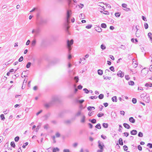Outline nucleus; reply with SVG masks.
Returning <instances> with one entry per match:
<instances>
[{
	"label": "nucleus",
	"instance_id": "1",
	"mask_svg": "<svg viewBox=\"0 0 152 152\" xmlns=\"http://www.w3.org/2000/svg\"><path fill=\"white\" fill-rule=\"evenodd\" d=\"M40 31V29L38 26H37L36 27L33 29L32 31V34H34V36L36 37L39 33Z\"/></svg>",
	"mask_w": 152,
	"mask_h": 152
},
{
	"label": "nucleus",
	"instance_id": "2",
	"mask_svg": "<svg viewBox=\"0 0 152 152\" xmlns=\"http://www.w3.org/2000/svg\"><path fill=\"white\" fill-rule=\"evenodd\" d=\"M73 42L74 41L72 39H71L70 41L69 40H67V48H68L69 53H70V51L72 49L71 46L73 44Z\"/></svg>",
	"mask_w": 152,
	"mask_h": 152
},
{
	"label": "nucleus",
	"instance_id": "3",
	"mask_svg": "<svg viewBox=\"0 0 152 152\" xmlns=\"http://www.w3.org/2000/svg\"><path fill=\"white\" fill-rule=\"evenodd\" d=\"M71 14V11L68 10L67 11L66 18V21L67 23H69V18Z\"/></svg>",
	"mask_w": 152,
	"mask_h": 152
},
{
	"label": "nucleus",
	"instance_id": "4",
	"mask_svg": "<svg viewBox=\"0 0 152 152\" xmlns=\"http://www.w3.org/2000/svg\"><path fill=\"white\" fill-rule=\"evenodd\" d=\"M148 71L147 69L144 68L141 71V75L142 76L144 77L148 74Z\"/></svg>",
	"mask_w": 152,
	"mask_h": 152
},
{
	"label": "nucleus",
	"instance_id": "5",
	"mask_svg": "<svg viewBox=\"0 0 152 152\" xmlns=\"http://www.w3.org/2000/svg\"><path fill=\"white\" fill-rule=\"evenodd\" d=\"M99 148L100 150H104L103 147L104 146L103 143L102 142H100V141L98 142Z\"/></svg>",
	"mask_w": 152,
	"mask_h": 152
},
{
	"label": "nucleus",
	"instance_id": "6",
	"mask_svg": "<svg viewBox=\"0 0 152 152\" xmlns=\"http://www.w3.org/2000/svg\"><path fill=\"white\" fill-rule=\"evenodd\" d=\"M127 5L126 4H122V6L124 8V10L128 12L130 11V9L129 8L127 7Z\"/></svg>",
	"mask_w": 152,
	"mask_h": 152
},
{
	"label": "nucleus",
	"instance_id": "7",
	"mask_svg": "<svg viewBox=\"0 0 152 152\" xmlns=\"http://www.w3.org/2000/svg\"><path fill=\"white\" fill-rule=\"evenodd\" d=\"M124 72L121 70H119L117 73V75L121 78H122L124 76Z\"/></svg>",
	"mask_w": 152,
	"mask_h": 152
},
{
	"label": "nucleus",
	"instance_id": "8",
	"mask_svg": "<svg viewBox=\"0 0 152 152\" xmlns=\"http://www.w3.org/2000/svg\"><path fill=\"white\" fill-rule=\"evenodd\" d=\"M45 23V21L42 20L41 19L39 21H37L36 24L38 26L41 25Z\"/></svg>",
	"mask_w": 152,
	"mask_h": 152
},
{
	"label": "nucleus",
	"instance_id": "9",
	"mask_svg": "<svg viewBox=\"0 0 152 152\" xmlns=\"http://www.w3.org/2000/svg\"><path fill=\"white\" fill-rule=\"evenodd\" d=\"M144 99L145 102L147 103H149L150 101V97L148 95H145L144 97Z\"/></svg>",
	"mask_w": 152,
	"mask_h": 152
},
{
	"label": "nucleus",
	"instance_id": "10",
	"mask_svg": "<svg viewBox=\"0 0 152 152\" xmlns=\"http://www.w3.org/2000/svg\"><path fill=\"white\" fill-rule=\"evenodd\" d=\"M58 98L56 96H55L53 97L51 101V102L52 103H53V102H56V101H58Z\"/></svg>",
	"mask_w": 152,
	"mask_h": 152
},
{
	"label": "nucleus",
	"instance_id": "11",
	"mask_svg": "<svg viewBox=\"0 0 152 152\" xmlns=\"http://www.w3.org/2000/svg\"><path fill=\"white\" fill-rule=\"evenodd\" d=\"M52 104L51 102H50L48 103L45 104H44V106L46 108H48L51 106Z\"/></svg>",
	"mask_w": 152,
	"mask_h": 152
},
{
	"label": "nucleus",
	"instance_id": "12",
	"mask_svg": "<svg viewBox=\"0 0 152 152\" xmlns=\"http://www.w3.org/2000/svg\"><path fill=\"white\" fill-rule=\"evenodd\" d=\"M95 30L99 32H100L102 31V28L100 26H96L95 27Z\"/></svg>",
	"mask_w": 152,
	"mask_h": 152
},
{
	"label": "nucleus",
	"instance_id": "13",
	"mask_svg": "<svg viewBox=\"0 0 152 152\" xmlns=\"http://www.w3.org/2000/svg\"><path fill=\"white\" fill-rule=\"evenodd\" d=\"M148 36L149 38H150V41L152 42V35L151 32H149L148 33Z\"/></svg>",
	"mask_w": 152,
	"mask_h": 152
},
{
	"label": "nucleus",
	"instance_id": "14",
	"mask_svg": "<svg viewBox=\"0 0 152 152\" xmlns=\"http://www.w3.org/2000/svg\"><path fill=\"white\" fill-rule=\"evenodd\" d=\"M130 133L132 135H135L137 134V131L136 130H133L131 131Z\"/></svg>",
	"mask_w": 152,
	"mask_h": 152
},
{
	"label": "nucleus",
	"instance_id": "15",
	"mask_svg": "<svg viewBox=\"0 0 152 152\" xmlns=\"http://www.w3.org/2000/svg\"><path fill=\"white\" fill-rule=\"evenodd\" d=\"M129 121L132 123H134L135 121V120L133 117H131L129 118Z\"/></svg>",
	"mask_w": 152,
	"mask_h": 152
},
{
	"label": "nucleus",
	"instance_id": "16",
	"mask_svg": "<svg viewBox=\"0 0 152 152\" xmlns=\"http://www.w3.org/2000/svg\"><path fill=\"white\" fill-rule=\"evenodd\" d=\"M123 126L126 128L127 129H129L130 128V126L128 124L126 123H124Z\"/></svg>",
	"mask_w": 152,
	"mask_h": 152
},
{
	"label": "nucleus",
	"instance_id": "17",
	"mask_svg": "<svg viewBox=\"0 0 152 152\" xmlns=\"http://www.w3.org/2000/svg\"><path fill=\"white\" fill-rule=\"evenodd\" d=\"M68 2V4L69 7H73L72 5V0H67Z\"/></svg>",
	"mask_w": 152,
	"mask_h": 152
},
{
	"label": "nucleus",
	"instance_id": "18",
	"mask_svg": "<svg viewBox=\"0 0 152 152\" xmlns=\"http://www.w3.org/2000/svg\"><path fill=\"white\" fill-rule=\"evenodd\" d=\"M36 41L35 39H33L31 43V45L32 46H34L36 44Z\"/></svg>",
	"mask_w": 152,
	"mask_h": 152
},
{
	"label": "nucleus",
	"instance_id": "19",
	"mask_svg": "<svg viewBox=\"0 0 152 152\" xmlns=\"http://www.w3.org/2000/svg\"><path fill=\"white\" fill-rule=\"evenodd\" d=\"M112 101L113 102H117V97L116 96H113L112 98Z\"/></svg>",
	"mask_w": 152,
	"mask_h": 152
},
{
	"label": "nucleus",
	"instance_id": "20",
	"mask_svg": "<svg viewBox=\"0 0 152 152\" xmlns=\"http://www.w3.org/2000/svg\"><path fill=\"white\" fill-rule=\"evenodd\" d=\"M118 142L119 144L121 145H123V142L122 139L121 138H120L118 140Z\"/></svg>",
	"mask_w": 152,
	"mask_h": 152
},
{
	"label": "nucleus",
	"instance_id": "21",
	"mask_svg": "<svg viewBox=\"0 0 152 152\" xmlns=\"http://www.w3.org/2000/svg\"><path fill=\"white\" fill-rule=\"evenodd\" d=\"M85 115H83L82 119L81 120V122L82 123H84L85 121Z\"/></svg>",
	"mask_w": 152,
	"mask_h": 152
},
{
	"label": "nucleus",
	"instance_id": "22",
	"mask_svg": "<svg viewBox=\"0 0 152 152\" xmlns=\"http://www.w3.org/2000/svg\"><path fill=\"white\" fill-rule=\"evenodd\" d=\"M76 101L77 103H79L80 104H82L84 102V100L83 99L81 100H78L77 99L76 100Z\"/></svg>",
	"mask_w": 152,
	"mask_h": 152
},
{
	"label": "nucleus",
	"instance_id": "23",
	"mask_svg": "<svg viewBox=\"0 0 152 152\" xmlns=\"http://www.w3.org/2000/svg\"><path fill=\"white\" fill-rule=\"evenodd\" d=\"M98 73L99 75H102L103 74V71L102 70L99 69L98 70Z\"/></svg>",
	"mask_w": 152,
	"mask_h": 152
},
{
	"label": "nucleus",
	"instance_id": "24",
	"mask_svg": "<svg viewBox=\"0 0 152 152\" xmlns=\"http://www.w3.org/2000/svg\"><path fill=\"white\" fill-rule=\"evenodd\" d=\"M81 110L78 111L77 112L75 116H78L81 114Z\"/></svg>",
	"mask_w": 152,
	"mask_h": 152
},
{
	"label": "nucleus",
	"instance_id": "25",
	"mask_svg": "<svg viewBox=\"0 0 152 152\" xmlns=\"http://www.w3.org/2000/svg\"><path fill=\"white\" fill-rule=\"evenodd\" d=\"M95 127L98 129H100L101 128V126L100 124H98Z\"/></svg>",
	"mask_w": 152,
	"mask_h": 152
},
{
	"label": "nucleus",
	"instance_id": "26",
	"mask_svg": "<svg viewBox=\"0 0 152 152\" xmlns=\"http://www.w3.org/2000/svg\"><path fill=\"white\" fill-rule=\"evenodd\" d=\"M59 151V149L58 148L56 147L53 148V152H56V151Z\"/></svg>",
	"mask_w": 152,
	"mask_h": 152
},
{
	"label": "nucleus",
	"instance_id": "27",
	"mask_svg": "<svg viewBox=\"0 0 152 152\" xmlns=\"http://www.w3.org/2000/svg\"><path fill=\"white\" fill-rule=\"evenodd\" d=\"M74 80L75 81L76 83H77L79 80L78 76H75L74 77Z\"/></svg>",
	"mask_w": 152,
	"mask_h": 152
},
{
	"label": "nucleus",
	"instance_id": "28",
	"mask_svg": "<svg viewBox=\"0 0 152 152\" xmlns=\"http://www.w3.org/2000/svg\"><path fill=\"white\" fill-rule=\"evenodd\" d=\"M108 124L107 123H103L102 124V126L105 128H107L108 127Z\"/></svg>",
	"mask_w": 152,
	"mask_h": 152
},
{
	"label": "nucleus",
	"instance_id": "29",
	"mask_svg": "<svg viewBox=\"0 0 152 152\" xmlns=\"http://www.w3.org/2000/svg\"><path fill=\"white\" fill-rule=\"evenodd\" d=\"M104 97V95L103 94H101L98 96V98L99 99H102Z\"/></svg>",
	"mask_w": 152,
	"mask_h": 152
},
{
	"label": "nucleus",
	"instance_id": "30",
	"mask_svg": "<svg viewBox=\"0 0 152 152\" xmlns=\"http://www.w3.org/2000/svg\"><path fill=\"white\" fill-rule=\"evenodd\" d=\"M115 15L116 17H120L121 15V13L119 12H116L115 13Z\"/></svg>",
	"mask_w": 152,
	"mask_h": 152
},
{
	"label": "nucleus",
	"instance_id": "31",
	"mask_svg": "<svg viewBox=\"0 0 152 152\" xmlns=\"http://www.w3.org/2000/svg\"><path fill=\"white\" fill-rule=\"evenodd\" d=\"M101 26L102 28H105L107 27V25L106 24L102 23L101 24Z\"/></svg>",
	"mask_w": 152,
	"mask_h": 152
},
{
	"label": "nucleus",
	"instance_id": "32",
	"mask_svg": "<svg viewBox=\"0 0 152 152\" xmlns=\"http://www.w3.org/2000/svg\"><path fill=\"white\" fill-rule=\"evenodd\" d=\"M31 65V63L30 62H28V63L26 65V67L27 68H28L30 67Z\"/></svg>",
	"mask_w": 152,
	"mask_h": 152
},
{
	"label": "nucleus",
	"instance_id": "33",
	"mask_svg": "<svg viewBox=\"0 0 152 152\" xmlns=\"http://www.w3.org/2000/svg\"><path fill=\"white\" fill-rule=\"evenodd\" d=\"M10 145L13 148H15V142L13 141H12L10 143Z\"/></svg>",
	"mask_w": 152,
	"mask_h": 152
},
{
	"label": "nucleus",
	"instance_id": "34",
	"mask_svg": "<svg viewBox=\"0 0 152 152\" xmlns=\"http://www.w3.org/2000/svg\"><path fill=\"white\" fill-rule=\"evenodd\" d=\"M103 77L104 79H108L109 80H110L111 79V77H108L107 76H105L104 75L103 76Z\"/></svg>",
	"mask_w": 152,
	"mask_h": 152
},
{
	"label": "nucleus",
	"instance_id": "35",
	"mask_svg": "<svg viewBox=\"0 0 152 152\" xmlns=\"http://www.w3.org/2000/svg\"><path fill=\"white\" fill-rule=\"evenodd\" d=\"M138 136L139 137H142L143 136V134L141 132H139L138 134Z\"/></svg>",
	"mask_w": 152,
	"mask_h": 152
},
{
	"label": "nucleus",
	"instance_id": "36",
	"mask_svg": "<svg viewBox=\"0 0 152 152\" xmlns=\"http://www.w3.org/2000/svg\"><path fill=\"white\" fill-rule=\"evenodd\" d=\"M145 86H147V87H151L152 86V84L151 83H146L145 84Z\"/></svg>",
	"mask_w": 152,
	"mask_h": 152
},
{
	"label": "nucleus",
	"instance_id": "37",
	"mask_svg": "<svg viewBox=\"0 0 152 152\" xmlns=\"http://www.w3.org/2000/svg\"><path fill=\"white\" fill-rule=\"evenodd\" d=\"M89 121H90L92 124H95L96 123V120L95 119H93L91 121L90 120Z\"/></svg>",
	"mask_w": 152,
	"mask_h": 152
},
{
	"label": "nucleus",
	"instance_id": "38",
	"mask_svg": "<svg viewBox=\"0 0 152 152\" xmlns=\"http://www.w3.org/2000/svg\"><path fill=\"white\" fill-rule=\"evenodd\" d=\"M129 85L133 86L134 85V82L132 81H130L129 82Z\"/></svg>",
	"mask_w": 152,
	"mask_h": 152
},
{
	"label": "nucleus",
	"instance_id": "39",
	"mask_svg": "<svg viewBox=\"0 0 152 152\" xmlns=\"http://www.w3.org/2000/svg\"><path fill=\"white\" fill-rule=\"evenodd\" d=\"M144 27L145 29H147L148 28V23H144Z\"/></svg>",
	"mask_w": 152,
	"mask_h": 152
},
{
	"label": "nucleus",
	"instance_id": "40",
	"mask_svg": "<svg viewBox=\"0 0 152 152\" xmlns=\"http://www.w3.org/2000/svg\"><path fill=\"white\" fill-rule=\"evenodd\" d=\"M132 102L133 104H135L137 102V99L135 98H133L132 99Z\"/></svg>",
	"mask_w": 152,
	"mask_h": 152
},
{
	"label": "nucleus",
	"instance_id": "41",
	"mask_svg": "<svg viewBox=\"0 0 152 152\" xmlns=\"http://www.w3.org/2000/svg\"><path fill=\"white\" fill-rule=\"evenodd\" d=\"M101 48L102 50H104L106 48V46L103 44H102L101 45Z\"/></svg>",
	"mask_w": 152,
	"mask_h": 152
},
{
	"label": "nucleus",
	"instance_id": "42",
	"mask_svg": "<svg viewBox=\"0 0 152 152\" xmlns=\"http://www.w3.org/2000/svg\"><path fill=\"white\" fill-rule=\"evenodd\" d=\"M104 115V114L103 113H99L97 114V116L99 117H101Z\"/></svg>",
	"mask_w": 152,
	"mask_h": 152
},
{
	"label": "nucleus",
	"instance_id": "43",
	"mask_svg": "<svg viewBox=\"0 0 152 152\" xmlns=\"http://www.w3.org/2000/svg\"><path fill=\"white\" fill-rule=\"evenodd\" d=\"M1 120H4L5 119L4 116V114H2L0 115Z\"/></svg>",
	"mask_w": 152,
	"mask_h": 152
},
{
	"label": "nucleus",
	"instance_id": "44",
	"mask_svg": "<svg viewBox=\"0 0 152 152\" xmlns=\"http://www.w3.org/2000/svg\"><path fill=\"white\" fill-rule=\"evenodd\" d=\"M83 90L85 91L86 94H88L89 92V91L86 88H84Z\"/></svg>",
	"mask_w": 152,
	"mask_h": 152
},
{
	"label": "nucleus",
	"instance_id": "45",
	"mask_svg": "<svg viewBox=\"0 0 152 152\" xmlns=\"http://www.w3.org/2000/svg\"><path fill=\"white\" fill-rule=\"evenodd\" d=\"M89 98L91 99H96L97 98V96H91Z\"/></svg>",
	"mask_w": 152,
	"mask_h": 152
},
{
	"label": "nucleus",
	"instance_id": "46",
	"mask_svg": "<svg viewBox=\"0 0 152 152\" xmlns=\"http://www.w3.org/2000/svg\"><path fill=\"white\" fill-rule=\"evenodd\" d=\"M14 139L15 142H18L19 139V137L18 136H17L15 137Z\"/></svg>",
	"mask_w": 152,
	"mask_h": 152
},
{
	"label": "nucleus",
	"instance_id": "47",
	"mask_svg": "<svg viewBox=\"0 0 152 152\" xmlns=\"http://www.w3.org/2000/svg\"><path fill=\"white\" fill-rule=\"evenodd\" d=\"M110 69L113 72L115 71L114 68L113 66H111L110 67Z\"/></svg>",
	"mask_w": 152,
	"mask_h": 152
},
{
	"label": "nucleus",
	"instance_id": "48",
	"mask_svg": "<svg viewBox=\"0 0 152 152\" xmlns=\"http://www.w3.org/2000/svg\"><path fill=\"white\" fill-rule=\"evenodd\" d=\"M92 25H88V26H86V28L87 29L90 28L92 27Z\"/></svg>",
	"mask_w": 152,
	"mask_h": 152
},
{
	"label": "nucleus",
	"instance_id": "49",
	"mask_svg": "<svg viewBox=\"0 0 152 152\" xmlns=\"http://www.w3.org/2000/svg\"><path fill=\"white\" fill-rule=\"evenodd\" d=\"M23 57L22 56H21L20 57V58L18 59V61L19 62H21L23 60Z\"/></svg>",
	"mask_w": 152,
	"mask_h": 152
},
{
	"label": "nucleus",
	"instance_id": "50",
	"mask_svg": "<svg viewBox=\"0 0 152 152\" xmlns=\"http://www.w3.org/2000/svg\"><path fill=\"white\" fill-rule=\"evenodd\" d=\"M123 148L125 151H126L128 150V147L126 145H124L123 146Z\"/></svg>",
	"mask_w": 152,
	"mask_h": 152
},
{
	"label": "nucleus",
	"instance_id": "51",
	"mask_svg": "<svg viewBox=\"0 0 152 152\" xmlns=\"http://www.w3.org/2000/svg\"><path fill=\"white\" fill-rule=\"evenodd\" d=\"M137 148L140 151H141L142 150V147L140 145H138Z\"/></svg>",
	"mask_w": 152,
	"mask_h": 152
},
{
	"label": "nucleus",
	"instance_id": "52",
	"mask_svg": "<svg viewBox=\"0 0 152 152\" xmlns=\"http://www.w3.org/2000/svg\"><path fill=\"white\" fill-rule=\"evenodd\" d=\"M142 19L145 21H147V20L146 19V18L144 16H142Z\"/></svg>",
	"mask_w": 152,
	"mask_h": 152
},
{
	"label": "nucleus",
	"instance_id": "53",
	"mask_svg": "<svg viewBox=\"0 0 152 152\" xmlns=\"http://www.w3.org/2000/svg\"><path fill=\"white\" fill-rule=\"evenodd\" d=\"M103 11H104V13H103V14L107 15H109V13L108 11L104 10H103Z\"/></svg>",
	"mask_w": 152,
	"mask_h": 152
},
{
	"label": "nucleus",
	"instance_id": "54",
	"mask_svg": "<svg viewBox=\"0 0 152 152\" xmlns=\"http://www.w3.org/2000/svg\"><path fill=\"white\" fill-rule=\"evenodd\" d=\"M124 135L126 137H127L129 135V133L127 132H125L123 133Z\"/></svg>",
	"mask_w": 152,
	"mask_h": 152
},
{
	"label": "nucleus",
	"instance_id": "55",
	"mask_svg": "<svg viewBox=\"0 0 152 152\" xmlns=\"http://www.w3.org/2000/svg\"><path fill=\"white\" fill-rule=\"evenodd\" d=\"M123 128L121 125H119V129H118V131L119 132H121V130H122Z\"/></svg>",
	"mask_w": 152,
	"mask_h": 152
},
{
	"label": "nucleus",
	"instance_id": "56",
	"mask_svg": "<svg viewBox=\"0 0 152 152\" xmlns=\"http://www.w3.org/2000/svg\"><path fill=\"white\" fill-rule=\"evenodd\" d=\"M25 144V145H23L22 146V147L23 148H25V147H26V146L28 145V142H26V143H25L24 144Z\"/></svg>",
	"mask_w": 152,
	"mask_h": 152
},
{
	"label": "nucleus",
	"instance_id": "57",
	"mask_svg": "<svg viewBox=\"0 0 152 152\" xmlns=\"http://www.w3.org/2000/svg\"><path fill=\"white\" fill-rule=\"evenodd\" d=\"M147 146H149L150 148H152V144L151 143H148L147 145Z\"/></svg>",
	"mask_w": 152,
	"mask_h": 152
},
{
	"label": "nucleus",
	"instance_id": "58",
	"mask_svg": "<svg viewBox=\"0 0 152 152\" xmlns=\"http://www.w3.org/2000/svg\"><path fill=\"white\" fill-rule=\"evenodd\" d=\"M94 111H92L91 112H89L88 114V115L89 116H91L94 114Z\"/></svg>",
	"mask_w": 152,
	"mask_h": 152
},
{
	"label": "nucleus",
	"instance_id": "59",
	"mask_svg": "<svg viewBox=\"0 0 152 152\" xmlns=\"http://www.w3.org/2000/svg\"><path fill=\"white\" fill-rule=\"evenodd\" d=\"M125 77L126 79L127 80H129L130 79V77H129V76L128 75H125Z\"/></svg>",
	"mask_w": 152,
	"mask_h": 152
},
{
	"label": "nucleus",
	"instance_id": "60",
	"mask_svg": "<svg viewBox=\"0 0 152 152\" xmlns=\"http://www.w3.org/2000/svg\"><path fill=\"white\" fill-rule=\"evenodd\" d=\"M56 137H59L60 136V134L58 132H57L56 133Z\"/></svg>",
	"mask_w": 152,
	"mask_h": 152
},
{
	"label": "nucleus",
	"instance_id": "61",
	"mask_svg": "<svg viewBox=\"0 0 152 152\" xmlns=\"http://www.w3.org/2000/svg\"><path fill=\"white\" fill-rule=\"evenodd\" d=\"M82 88L83 86L80 85H79L77 87V88L80 90Z\"/></svg>",
	"mask_w": 152,
	"mask_h": 152
},
{
	"label": "nucleus",
	"instance_id": "62",
	"mask_svg": "<svg viewBox=\"0 0 152 152\" xmlns=\"http://www.w3.org/2000/svg\"><path fill=\"white\" fill-rule=\"evenodd\" d=\"M109 57H110L111 58V59H112V60H114V59H115V58H114V57L112 55H110L109 56Z\"/></svg>",
	"mask_w": 152,
	"mask_h": 152
},
{
	"label": "nucleus",
	"instance_id": "63",
	"mask_svg": "<svg viewBox=\"0 0 152 152\" xmlns=\"http://www.w3.org/2000/svg\"><path fill=\"white\" fill-rule=\"evenodd\" d=\"M48 124H45L44 126L45 129H47L48 128Z\"/></svg>",
	"mask_w": 152,
	"mask_h": 152
},
{
	"label": "nucleus",
	"instance_id": "64",
	"mask_svg": "<svg viewBox=\"0 0 152 152\" xmlns=\"http://www.w3.org/2000/svg\"><path fill=\"white\" fill-rule=\"evenodd\" d=\"M69 150L68 149H64L63 150V152H69Z\"/></svg>",
	"mask_w": 152,
	"mask_h": 152
}]
</instances>
